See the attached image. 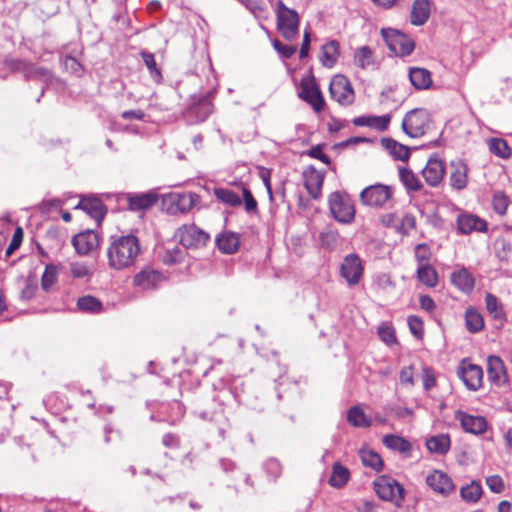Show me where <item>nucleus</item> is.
<instances>
[{
    "label": "nucleus",
    "mask_w": 512,
    "mask_h": 512,
    "mask_svg": "<svg viewBox=\"0 0 512 512\" xmlns=\"http://www.w3.org/2000/svg\"><path fill=\"white\" fill-rule=\"evenodd\" d=\"M390 120L391 116L389 114L382 116H359L354 118L353 124L361 127H372L378 131H385L389 126Z\"/></svg>",
    "instance_id": "25"
},
{
    "label": "nucleus",
    "mask_w": 512,
    "mask_h": 512,
    "mask_svg": "<svg viewBox=\"0 0 512 512\" xmlns=\"http://www.w3.org/2000/svg\"><path fill=\"white\" fill-rule=\"evenodd\" d=\"M329 92L335 101L347 106L354 102V90L347 77L336 75L332 78L329 86Z\"/></svg>",
    "instance_id": "9"
},
{
    "label": "nucleus",
    "mask_w": 512,
    "mask_h": 512,
    "mask_svg": "<svg viewBox=\"0 0 512 512\" xmlns=\"http://www.w3.org/2000/svg\"><path fill=\"white\" fill-rule=\"evenodd\" d=\"M277 29L286 40H293L299 34V15L282 1L277 2Z\"/></svg>",
    "instance_id": "3"
},
{
    "label": "nucleus",
    "mask_w": 512,
    "mask_h": 512,
    "mask_svg": "<svg viewBox=\"0 0 512 512\" xmlns=\"http://www.w3.org/2000/svg\"><path fill=\"white\" fill-rule=\"evenodd\" d=\"M420 306L423 310L431 312L435 309L436 304L434 300L428 295H421L419 299Z\"/></svg>",
    "instance_id": "64"
},
{
    "label": "nucleus",
    "mask_w": 512,
    "mask_h": 512,
    "mask_svg": "<svg viewBox=\"0 0 512 512\" xmlns=\"http://www.w3.org/2000/svg\"><path fill=\"white\" fill-rule=\"evenodd\" d=\"M162 280L163 276L161 273L146 268L135 275L134 284L143 290H149L155 288Z\"/></svg>",
    "instance_id": "22"
},
{
    "label": "nucleus",
    "mask_w": 512,
    "mask_h": 512,
    "mask_svg": "<svg viewBox=\"0 0 512 512\" xmlns=\"http://www.w3.org/2000/svg\"><path fill=\"white\" fill-rule=\"evenodd\" d=\"M75 208L84 210L97 222H100L106 213L104 204L97 198H83Z\"/></svg>",
    "instance_id": "23"
},
{
    "label": "nucleus",
    "mask_w": 512,
    "mask_h": 512,
    "mask_svg": "<svg viewBox=\"0 0 512 512\" xmlns=\"http://www.w3.org/2000/svg\"><path fill=\"white\" fill-rule=\"evenodd\" d=\"M383 443L387 448L401 453L408 452L411 449V445L407 440L393 434L384 436Z\"/></svg>",
    "instance_id": "43"
},
{
    "label": "nucleus",
    "mask_w": 512,
    "mask_h": 512,
    "mask_svg": "<svg viewBox=\"0 0 512 512\" xmlns=\"http://www.w3.org/2000/svg\"><path fill=\"white\" fill-rule=\"evenodd\" d=\"M465 326L471 333L481 331L484 327L482 315L474 308H468L465 313Z\"/></svg>",
    "instance_id": "38"
},
{
    "label": "nucleus",
    "mask_w": 512,
    "mask_h": 512,
    "mask_svg": "<svg viewBox=\"0 0 512 512\" xmlns=\"http://www.w3.org/2000/svg\"><path fill=\"white\" fill-rule=\"evenodd\" d=\"M431 253L430 249L426 244H418L415 247V258L420 264H428Z\"/></svg>",
    "instance_id": "57"
},
{
    "label": "nucleus",
    "mask_w": 512,
    "mask_h": 512,
    "mask_svg": "<svg viewBox=\"0 0 512 512\" xmlns=\"http://www.w3.org/2000/svg\"><path fill=\"white\" fill-rule=\"evenodd\" d=\"M180 243L187 249H199L209 241V234L195 225H183L177 230Z\"/></svg>",
    "instance_id": "8"
},
{
    "label": "nucleus",
    "mask_w": 512,
    "mask_h": 512,
    "mask_svg": "<svg viewBox=\"0 0 512 512\" xmlns=\"http://www.w3.org/2000/svg\"><path fill=\"white\" fill-rule=\"evenodd\" d=\"M409 79L411 84L418 90L429 89L432 85L431 73L424 68H410Z\"/></svg>",
    "instance_id": "26"
},
{
    "label": "nucleus",
    "mask_w": 512,
    "mask_h": 512,
    "mask_svg": "<svg viewBox=\"0 0 512 512\" xmlns=\"http://www.w3.org/2000/svg\"><path fill=\"white\" fill-rule=\"evenodd\" d=\"M408 326L411 333L418 339H421L423 336V322L417 316H410L408 318Z\"/></svg>",
    "instance_id": "55"
},
{
    "label": "nucleus",
    "mask_w": 512,
    "mask_h": 512,
    "mask_svg": "<svg viewBox=\"0 0 512 512\" xmlns=\"http://www.w3.org/2000/svg\"><path fill=\"white\" fill-rule=\"evenodd\" d=\"M455 418L466 432L478 435L487 429V422L482 416H473L458 410L455 412Z\"/></svg>",
    "instance_id": "17"
},
{
    "label": "nucleus",
    "mask_w": 512,
    "mask_h": 512,
    "mask_svg": "<svg viewBox=\"0 0 512 512\" xmlns=\"http://www.w3.org/2000/svg\"><path fill=\"white\" fill-rule=\"evenodd\" d=\"M198 198L195 193H172L167 197V201L170 203L168 211L172 214L186 213L195 205Z\"/></svg>",
    "instance_id": "16"
},
{
    "label": "nucleus",
    "mask_w": 512,
    "mask_h": 512,
    "mask_svg": "<svg viewBox=\"0 0 512 512\" xmlns=\"http://www.w3.org/2000/svg\"><path fill=\"white\" fill-rule=\"evenodd\" d=\"M349 470L339 463L333 465L332 474L329 479V484L335 488L343 487L349 480Z\"/></svg>",
    "instance_id": "40"
},
{
    "label": "nucleus",
    "mask_w": 512,
    "mask_h": 512,
    "mask_svg": "<svg viewBox=\"0 0 512 512\" xmlns=\"http://www.w3.org/2000/svg\"><path fill=\"white\" fill-rule=\"evenodd\" d=\"M431 125V116L425 109H413L402 120V130L412 138L423 136Z\"/></svg>",
    "instance_id": "4"
},
{
    "label": "nucleus",
    "mask_w": 512,
    "mask_h": 512,
    "mask_svg": "<svg viewBox=\"0 0 512 512\" xmlns=\"http://www.w3.org/2000/svg\"><path fill=\"white\" fill-rule=\"evenodd\" d=\"M383 38L392 53L404 57L410 55L414 48V41L404 33L397 30H382Z\"/></svg>",
    "instance_id": "5"
},
{
    "label": "nucleus",
    "mask_w": 512,
    "mask_h": 512,
    "mask_svg": "<svg viewBox=\"0 0 512 512\" xmlns=\"http://www.w3.org/2000/svg\"><path fill=\"white\" fill-rule=\"evenodd\" d=\"M399 378L402 384L413 385V367L409 366L402 369Z\"/></svg>",
    "instance_id": "63"
},
{
    "label": "nucleus",
    "mask_w": 512,
    "mask_h": 512,
    "mask_svg": "<svg viewBox=\"0 0 512 512\" xmlns=\"http://www.w3.org/2000/svg\"><path fill=\"white\" fill-rule=\"evenodd\" d=\"M487 375L489 380L497 385L502 386L507 382V373L504 362L498 356H489L487 359Z\"/></svg>",
    "instance_id": "20"
},
{
    "label": "nucleus",
    "mask_w": 512,
    "mask_h": 512,
    "mask_svg": "<svg viewBox=\"0 0 512 512\" xmlns=\"http://www.w3.org/2000/svg\"><path fill=\"white\" fill-rule=\"evenodd\" d=\"M509 205L508 197L501 191L494 193L492 198V206L496 213L504 215Z\"/></svg>",
    "instance_id": "50"
},
{
    "label": "nucleus",
    "mask_w": 512,
    "mask_h": 512,
    "mask_svg": "<svg viewBox=\"0 0 512 512\" xmlns=\"http://www.w3.org/2000/svg\"><path fill=\"white\" fill-rule=\"evenodd\" d=\"M129 207L132 210H145L153 206L157 201V195L152 192L136 194L129 197Z\"/></svg>",
    "instance_id": "29"
},
{
    "label": "nucleus",
    "mask_w": 512,
    "mask_h": 512,
    "mask_svg": "<svg viewBox=\"0 0 512 512\" xmlns=\"http://www.w3.org/2000/svg\"><path fill=\"white\" fill-rule=\"evenodd\" d=\"M354 63L361 69H367L375 64L374 54L369 46H361L355 50Z\"/></svg>",
    "instance_id": "36"
},
{
    "label": "nucleus",
    "mask_w": 512,
    "mask_h": 512,
    "mask_svg": "<svg viewBox=\"0 0 512 512\" xmlns=\"http://www.w3.org/2000/svg\"><path fill=\"white\" fill-rule=\"evenodd\" d=\"M423 386H424V389L425 390H430L432 389L435 385H436V379H435V376L434 374L432 373V371L427 368V367H424L423 368Z\"/></svg>",
    "instance_id": "61"
},
{
    "label": "nucleus",
    "mask_w": 512,
    "mask_h": 512,
    "mask_svg": "<svg viewBox=\"0 0 512 512\" xmlns=\"http://www.w3.org/2000/svg\"><path fill=\"white\" fill-rule=\"evenodd\" d=\"M376 494L385 501L401 506L404 500V488L390 477H381L375 482Z\"/></svg>",
    "instance_id": "7"
},
{
    "label": "nucleus",
    "mask_w": 512,
    "mask_h": 512,
    "mask_svg": "<svg viewBox=\"0 0 512 512\" xmlns=\"http://www.w3.org/2000/svg\"><path fill=\"white\" fill-rule=\"evenodd\" d=\"M329 209L333 217L339 222L350 223L354 220L355 210L351 200L339 192L330 194Z\"/></svg>",
    "instance_id": "6"
},
{
    "label": "nucleus",
    "mask_w": 512,
    "mask_h": 512,
    "mask_svg": "<svg viewBox=\"0 0 512 512\" xmlns=\"http://www.w3.org/2000/svg\"><path fill=\"white\" fill-rule=\"evenodd\" d=\"M304 186L307 189L309 195L317 199L321 194V189L324 181V175L322 172L316 170L310 166L303 171Z\"/></svg>",
    "instance_id": "19"
},
{
    "label": "nucleus",
    "mask_w": 512,
    "mask_h": 512,
    "mask_svg": "<svg viewBox=\"0 0 512 512\" xmlns=\"http://www.w3.org/2000/svg\"><path fill=\"white\" fill-rule=\"evenodd\" d=\"M142 59L149 70L151 78L157 82L160 83L162 80V74L160 69L157 67L154 54L146 51L141 52Z\"/></svg>",
    "instance_id": "45"
},
{
    "label": "nucleus",
    "mask_w": 512,
    "mask_h": 512,
    "mask_svg": "<svg viewBox=\"0 0 512 512\" xmlns=\"http://www.w3.org/2000/svg\"><path fill=\"white\" fill-rule=\"evenodd\" d=\"M298 96L307 102L315 112L319 113L324 110V98L313 78L301 81Z\"/></svg>",
    "instance_id": "10"
},
{
    "label": "nucleus",
    "mask_w": 512,
    "mask_h": 512,
    "mask_svg": "<svg viewBox=\"0 0 512 512\" xmlns=\"http://www.w3.org/2000/svg\"><path fill=\"white\" fill-rule=\"evenodd\" d=\"M486 484L494 493H501L504 490V482L499 475H492L487 477Z\"/></svg>",
    "instance_id": "60"
},
{
    "label": "nucleus",
    "mask_w": 512,
    "mask_h": 512,
    "mask_svg": "<svg viewBox=\"0 0 512 512\" xmlns=\"http://www.w3.org/2000/svg\"><path fill=\"white\" fill-rule=\"evenodd\" d=\"M26 76L28 78H35L43 81H48L51 79L52 74L48 69L30 64L26 67Z\"/></svg>",
    "instance_id": "51"
},
{
    "label": "nucleus",
    "mask_w": 512,
    "mask_h": 512,
    "mask_svg": "<svg viewBox=\"0 0 512 512\" xmlns=\"http://www.w3.org/2000/svg\"><path fill=\"white\" fill-rule=\"evenodd\" d=\"M444 175V162L436 155L431 156L427 161L426 166L422 170V176L425 179L426 183L432 187H435L438 184H440V182L443 180Z\"/></svg>",
    "instance_id": "13"
},
{
    "label": "nucleus",
    "mask_w": 512,
    "mask_h": 512,
    "mask_svg": "<svg viewBox=\"0 0 512 512\" xmlns=\"http://www.w3.org/2000/svg\"><path fill=\"white\" fill-rule=\"evenodd\" d=\"M416 227V219L415 217L412 215V214H405L402 219H401V222L399 224V226H397V230L404 234V235H407L409 234L414 228Z\"/></svg>",
    "instance_id": "54"
},
{
    "label": "nucleus",
    "mask_w": 512,
    "mask_h": 512,
    "mask_svg": "<svg viewBox=\"0 0 512 512\" xmlns=\"http://www.w3.org/2000/svg\"><path fill=\"white\" fill-rule=\"evenodd\" d=\"M457 230L460 234L467 235L472 232H485L487 222L473 214L462 213L457 217Z\"/></svg>",
    "instance_id": "15"
},
{
    "label": "nucleus",
    "mask_w": 512,
    "mask_h": 512,
    "mask_svg": "<svg viewBox=\"0 0 512 512\" xmlns=\"http://www.w3.org/2000/svg\"><path fill=\"white\" fill-rule=\"evenodd\" d=\"M141 252L139 239L132 235L112 236L107 247L108 265L123 270L134 265Z\"/></svg>",
    "instance_id": "1"
},
{
    "label": "nucleus",
    "mask_w": 512,
    "mask_h": 512,
    "mask_svg": "<svg viewBox=\"0 0 512 512\" xmlns=\"http://www.w3.org/2000/svg\"><path fill=\"white\" fill-rule=\"evenodd\" d=\"M382 145L397 160L406 161L410 156L409 148L393 139H383Z\"/></svg>",
    "instance_id": "32"
},
{
    "label": "nucleus",
    "mask_w": 512,
    "mask_h": 512,
    "mask_svg": "<svg viewBox=\"0 0 512 512\" xmlns=\"http://www.w3.org/2000/svg\"><path fill=\"white\" fill-rule=\"evenodd\" d=\"M426 484L443 496L449 495L455 489L452 480L439 470H434L426 477Z\"/></svg>",
    "instance_id": "18"
},
{
    "label": "nucleus",
    "mask_w": 512,
    "mask_h": 512,
    "mask_svg": "<svg viewBox=\"0 0 512 512\" xmlns=\"http://www.w3.org/2000/svg\"><path fill=\"white\" fill-rule=\"evenodd\" d=\"M359 454L364 466L370 467L377 472L383 468V460L375 451L370 449H361Z\"/></svg>",
    "instance_id": "39"
},
{
    "label": "nucleus",
    "mask_w": 512,
    "mask_h": 512,
    "mask_svg": "<svg viewBox=\"0 0 512 512\" xmlns=\"http://www.w3.org/2000/svg\"><path fill=\"white\" fill-rule=\"evenodd\" d=\"M22 238H23L22 228L18 227L15 230L14 235L11 239V242L6 249V252H5L6 256H11L14 253V251L20 247Z\"/></svg>",
    "instance_id": "56"
},
{
    "label": "nucleus",
    "mask_w": 512,
    "mask_h": 512,
    "mask_svg": "<svg viewBox=\"0 0 512 512\" xmlns=\"http://www.w3.org/2000/svg\"><path fill=\"white\" fill-rule=\"evenodd\" d=\"M242 193L246 212H255L257 210V201L253 197L251 191L246 187L242 186Z\"/></svg>",
    "instance_id": "58"
},
{
    "label": "nucleus",
    "mask_w": 512,
    "mask_h": 512,
    "mask_svg": "<svg viewBox=\"0 0 512 512\" xmlns=\"http://www.w3.org/2000/svg\"><path fill=\"white\" fill-rule=\"evenodd\" d=\"M189 112L196 117L197 121H204L213 112V106L209 100L204 99L191 107Z\"/></svg>",
    "instance_id": "46"
},
{
    "label": "nucleus",
    "mask_w": 512,
    "mask_h": 512,
    "mask_svg": "<svg viewBox=\"0 0 512 512\" xmlns=\"http://www.w3.org/2000/svg\"><path fill=\"white\" fill-rule=\"evenodd\" d=\"M450 445L451 441L447 434L432 436L426 442V447L430 452L440 455L447 453Z\"/></svg>",
    "instance_id": "31"
},
{
    "label": "nucleus",
    "mask_w": 512,
    "mask_h": 512,
    "mask_svg": "<svg viewBox=\"0 0 512 512\" xmlns=\"http://www.w3.org/2000/svg\"><path fill=\"white\" fill-rule=\"evenodd\" d=\"M468 166L462 160L451 162L450 183L454 189L462 190L467 185Z\"/></svg>",
    "instance_id": "21"
},
{
    "label": "nucleus",
    "mask_w": 512,
    "mask_h": 512,
    "mask_svg": "<svg viewBox=\"0 0 512 512\" xmlns=\"http://www.w3.org/2000/svg\"><path fill=\"white\" fill-rule=\"evenodd\" d=\"M273 47L281 54L284 58H290L296 52V46L282 44L279 40L273 41Z\"/></svg>",
    "instance_id": "59"
},
{
    "label": "nucleus",
    "mask_w": 512,
    "mask_h": 512,
    "mask_svg": "<svg viewBox=\"0 0 512 512\" xmlns=\"http://www.w3.org/2000/svg\"><path fill=\"white\" fill-rule=\"evenodd\" d=\"M321 50V63L327 68H332L339 56V43L336 40H331L324 44Z\"/></svg>",
    "instance_id": "28"
},
{
    "label": "nucleus",
    "mask_w": 512,
    "mask_h": 512,
    "mask_svg": "<svg viewBox=\"0 0 512 512\" xmlns=\"http://www.w3.org/2000/svg\"><path fill=\"white\" fill-rule=\"evenodd\" d=\"M457 375L469 390L477 391L482 386V368L476 364L469 363L465 359L461 361Z\"/></svg>",
    "instance_id": "11"
},
{
    "label": "nucleus",
    "mask_w": 512,
    "mask_h": 512,
    "mask_svg": "<svg viewBox=\"0 0 512 512\" xmlns=\"http://www.w3.org/2000/svg\"><path fill=\"white\" fill-rule=\"evenodd\" d=\"M347 421L354 427L368 428L371 426V419L359 406H353L347 413Z\"/></svg>",
    "instance_id": "33"
},
{
    "label": "nucleus",
    "mask_w": 512,
    "mask_h": 512,
    "mask_svg": "<svg viewBox=\"0 0 512 512\" xmlns=\"http://www.w3.org/2000/svg\"><path fill=\"white\" fill-rule=\"evenodd\" d=\"M394 187L377 183L370 185L360 193L363 205L374 208H389L394 200Z\"/></svg>",
    "instance_id": "2"
},
{
    "label": "nucleus",
    "mask_w": 512,
    "mask_h": 512,
    "mask_svg": "<svg viewBox=\"0 0 512 512\" xmlns=\"http://www.w3.org/2000/svg\"><path fill=\"white\" fill-rule=\"evenodd\" d=\"M489 149L493 154L501 158H508L511 155V149L503 139L492 138L489 141Z\"/></svg>",
    "instance_id": "47"
},
{
    "label": "nucleus",
    "mask_w": 512,
    "mask_h": 512,
    "mask_svg": "<svg viewBox=\"0 0 512 512\" xmlns=\"http://www.w3.org/2000/svg\"><path fill=\"white\" fill-rule=\"evenodd\" d=\"M451 282L464 293H470L475 286V279L466 268L453 272L451 274Z\"/></svg>",
    "instance_id": "24"
},
{
    "label": "nucleus",
    "mask_w": 512,
    "mask_h": 512,
    "mask_svg": "<svg viewBox=\"0 0 512 512\" xmlns=\"http://www.w3.org/2000/svg\"><path fill=\"white\" fill-rule=\"evenodd\" d=\"M485 305L487 311L493 316V318H504L505 313L502 304L499 302L498 298L495 295L487 293L485 296Z\"/></svg>",
    "instance_id": "44"
},
{
    "label": "nucleus",
    "mask_w": 512,
    "mask_h": 512,
    "mask_svg": "<svg viewBox=\"0 0 512 512\" xmlns=\"http://www.w3.org/2000/svg\"><path fill=\"white\" fill-rule=\"evenodd\" d=\"M213 193L217 200L231 207L239 206L242 203L239 195L229 188H215Z\"/></svg>",
    "instance_id": "41"
},
{
    "label": "nucleus",
    "mask_w": 512,
    "mask_h": 512,
    "mask_svg": "<svg viewBox=\"0 0 512 512\" xmlns=\"http://www.w3.org/2000/svg\"><path fill=\"white\" fill-rule=\"evenodd\" d=\"M399 179L405 188L410 192L422 189L423 185L416 174L409 168H399Z\"/></svg>",
    "instance_id": "34"
},
{
    "label": "nucleus",
    "mask_w": 512,
    "mask_h": 512,
    "mask_svg": "<svg viewBox=\"0 0 512 512\" xmlns=\"http://www.w3.org/2000/svg\"><path fill=\"white\" fill-rule=\"evenodd\" d=\"M72 245L79 255H87L99 246V235L93 230H86L72 238Z\"/></svg>",
    "instance_id": "14"
},
{
    "label": "nucleus",
    "mask_w": 512,
    "mask_h": 512,
    "mask_svg": "<svg viewBox=\"0 0 512 512\" xmlns=\"http://www.w3.org/2000/svg\"><path fill=\"white\" fill-rule=\"evenodd\" d=\"M418 280L427 287L433 288L438 283V274L429 264H420L417 269Z\"/></svg>",
    "instance_id": "35"
},
{
    "label": "nucleus",
    "mask_w": 512,
    "mask_h": 512,
    "mask_svg": "<svg viewBox=\"0 0 512 512\" xmlns=\"http://www.w3.org/2000/svg\"><path fill=\"white\" fill-rule=\"evenodd\" d=\"M219 250L226 254L235 253L240 245L239 236L236 233L226 232L217 238Z\"/></svg>",
    "instance_id": "30"
},
{
    "label": "nucleus",
    "mask_w": 512,
    "mask_h": 512,
    "mask_svg": "<svg viewBox=\"0 0 512 512\" xmlns=\"http://www.w3.org/2000/svg\"><path fill=\"white\" fill-rule=\"evenodd\" d=\"M77 307L84 313L97 314L102 312L103 305L101 301L91 295H85L78 299Z\"/></svg>",
    "instance_id": "37"
},
{
    "label": "nucleus",
    "mask_w": 512,
    "mask_h": 512,
    "mask_svg": "<svg viewBox=\"0 0 512 512\" xmlns=\"http://www.w3.org/2000/svg\"><path fill=\"white\" fill-rule=\"evenodd\" d=\"M482 494V487L479 482L472 481L470 484L460 489L461 498L469 503H475Z\"/></svg>",
    "instance_id": "42"
},
{
    "label": "nucleus",
    "mask_w": 512,
    "mask_h": 512,
    "mask_svg": "<svg viewBox=\"0 0 512 512\" xmlns=\"http://www.w3.org/2000/svg\"><path fill=\"white\" fill-rule=\"evenodd\" d=\"M69 271L71 276L77 279H89L93 274L92 269L83 262L70 263Z\"/></svg>",
    "instance_id": "48"
},
{
    "label": "nucleus",
    "mask_w": 512,
    "mask_h": 512,
    "mask_svg": "<svg viewBox=\"0 0 512 512\" xmlns=\"http://www.w3.org/2000/svg\"><path fill=\"white\" fill-rule=\"evenodd\" d=\"M183 260V252L179 248L167 249L162 255L163 263L174 265Z\"/></svg>",
    "instance_id": "52"
},
{
    "label": "nucleus",
    "mask_w": 512,
    "mask_h": 512,
    "mask_svg": "<svg viewBox=\"0 0 512 512\" xmlns=\"http://www.w3.org/2000/svg\"><path fill=\"white\" fill-rule=\"evenodd\" d=\"M57 281V269L53 264H47L41 278V285L48 291Z\"/></svg>",
    "instance_id": "49"
},
{
    "label": "nucleus",
    "mask_w": 512,
    "mask_h": 512,
    "mask_svg": "<svg viewBox=\"0 0 512 512\" xmlns=\"http://www.w3.org/2000/svg\"><path fill=\"white\" fill-rule=\"evenodd\" d=\"M340 273L349 286L357 285L363 274L361 259L356 254L347 255L341 264Z\"/></svg>",
    "instance_id": "12"
},
{
    "label": "nucleus",
    "mask_w": 512,
    "mask_h": 512,
    "mask_svg": "<svg viewBox=\"0 0 512 512\" xmlns=\"http://www.w3.org/2000/svg\"><path fill=\"white\" fill-rule=\"evenodd\" d=\"M430 3L428 0H415L412 5L410 20L413 25L421 26L429 18Z\"/></svg>",
    "instance_id": "27"
},
{
    "label": "nucleus",
    "mask_w": 512,
    "mask_h": 512,
    "mask_svg": "<svg viewBox=\"0 0 512 512\" xmlns=\"http://www.w3.org/2000/svg\"><path fill=\"white\" fill-rule=\"evenodd\" d=\"M245 5L254 15H258L263 12L264 8L260 0H239Z\"/></svg>",
    "instance_id": "62"
},
{
    "label": "nucleus",
    "mask_w": 512,
    "mask_h": 512,
    "mask_svg": "<svg viewBox=\"0 0 512 512\" xmlns=\"http://www.w3.org/2000/svg\"><path fill=\"white\" fill-rule=\"evenodd\" d=\"M378 335L386 344H393L396 342L394 329L387 323H382L378 327Z\"/></svg>",
    "instance_id": "53"
}]
</instances>
